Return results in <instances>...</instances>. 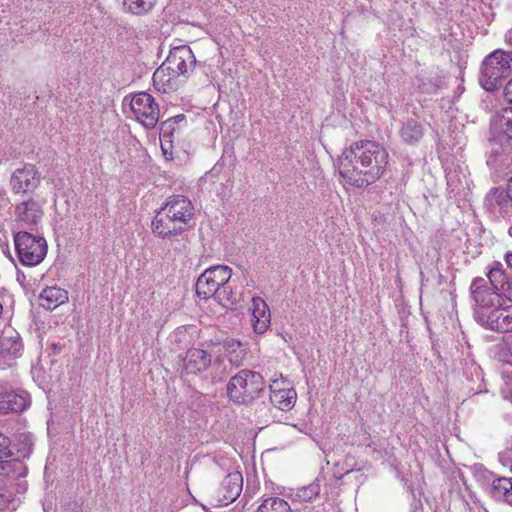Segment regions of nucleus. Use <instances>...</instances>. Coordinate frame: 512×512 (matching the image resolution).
<instances>
[{
	"label": "nucleus",
	"instance_id": "nucleus-1",
	"mask_svg": "<svg viewBox=\"0 0 512 512\" xmlns=\"http://www.w3.org/2000/svg\"><path fill=\"white\" fill-rule=\"evenodd\" d=\"M387 150L375 141H361L346 149L339 158V173L350 185L368 186L377 181L388 165Z\"/></svg>",
	"mask_w": 512,
	"mask_h": 512
},
{
	"label": "nucleus",
	"instance_id": "nucleus-2",
	"mask_svg": "<svg viewBox=\"0 0 512 512\" xmlns=\"http://www.w3.org/2000/svg\"><path fill=\"white\" fill-rule=\"evenodd\" d=\"M512 66V52L501 49L493 51L486 56L481 65L479 82L489 92L498 90L502 80L510 74Z\"/></svg>",
	"mask_w": 512,
	"mask_h": 512
},
{
	"label": "nucleus",
	"instance_id": "nucleus-3",
	"mask_svg": "<svg viewBox=\"0 0 512 512\" xmlns=\"http://www.w3.org/2000/svg\"><path fill=\"white\" fill-rule=\"evenodd\" d=\"M264 388L265 380L259 372L243 369L230 378L226 391L230 400L245 404L258 398Z\"/></svg>",
	"mask_w": 512,
	"mask_h": 512
},
{
	"label": "nucleus",
	"instance_id": "nucleus-4",
	"mask_svg": "<svg viewBox=\"0 0 512 512\" xmlns=\"http://www.w3.org/2000/svg\"><path fill=\"white\" fill-rule=\"evenodd\" d=\"M14 243L20 262L26 266H35L42 262L47 253V243L43 237L27 231L14 234Z\"/></svg>",
	"mask_w": 512,
	"mask_h": 512
},
{
	"label": "nucleus",
	"instance_id": "nucleus-5",
	"mask_svg": "<svg viewBox=\"0 0 512 512\" xmlns=\"http://www.w3.org/2000/svg\"><path fill=\"white\" fill-rule=\"evenodd\" d=\"M232 276V269L227 265H215L207 268L197 279L196 294L203 298H215Z\"/></svg>",
	"mask_w": 512,
	"mask_h": 512
},
{
	"label": "nucleus",
	"instance_id": "nucleus-6",
	"mask_svg": "<svg viewBox=\"0 0 512 512\" xmlns=\"http://www.w3.org/2000/svg\"><path fill=\"white\" fill-rule=\"evenodd\" d=\"M130 108L136 120L146 129H152L157 125L160 110L155 99L149 93L134 94L130 101Z\"/></svg>",
	"mask_w": 512,
	"mask_h": 512
},
{
	"label": "nucleus",
	"instance_id": "nucleus-7",
	"mask_svg": "<svg viewBox=\"0 0 512 512\" xmlns=\"http://www.w3.org/2000/svg\"><path fill=\"white\" fill-rule=\"evenodd\" d=\"M14 216L18 224L33 231L41 222L44 209L39 201L29 198L15 205Z\"/></svg>",
	"mask_w": 512,
	"mask_h": 512
},
{
	"label": "nucleus",
	"instance_id": "nucleus-8",
	"mask_svg": "<svg viewBox=\"0 0 512 512\" xmlns=\"http://www.w3.org/2000/svg\"><path fill=\"white\" fill-rule=\"evenodd\" d=\"M187 227V224L173 216V214L166 212L164 207L157 211L152 221L153 232L161 238L179 235L186 231Z\"/></svg>",
	"mask_w": 512,
	"mask_h": 512
},
{
	"label": "nucleus",
	"instance_id": "nucleus-9",
	"mask_svg": "<svg viewBox=\"0 0 512 512\" xmlns=\"http://www.w3.org/2000/svg\"><path fill=\"white\" fill-rule=\"evenodd\" d=\"M164 63L179 77L193 71L196 59L190 47L182 45L174 47Z\"/></svg>",
	"mask_w": 512,
	"mask_h": 512
},
{
	"label": "nucleus",
	"instance_id": "nucleus-10",
	"mask_svg": "<svg viewBox=\"0 0 512 512\" xmlns=\"http://www.w3.org/2000/svg\"><path fill=\"white\" fill-rule=\"evenodd\" d=\"M476 317L479 323L491 330L498 332H512V320H510V306L500 307L499 305L489 312H477Z\"/></svg>",
	"mask_w": 512,
	"mask_h": 512
},
{
	"label": "nucleus",
	"instance_id": "nucleus-11",
	"mask_svg": "<svg viewBox=\"0 0 512 512\" xmlns=\"http://www.w3.org/2000/svg\"><path fill=\"white\" fill-rule=\"evenodd\" d=\"M40 183V176L33 165H26L14 171L10 179V186L14 193H27L33 191Z\"/></svg>",
	"mask_w": 512,
	"mask_h": 512
},
{
	"label": "nucleus",
	"instance_id": "nucleus-12",
	"mask_svg": "<svg viewBox=\"0 0 512 512\" xmlns=\"http://www.w3.org/2000/svg\"><path fill=\"white\" fill-rule=\"evenodd\" d=\"M471 293L475 303L479 306L478 312H488L491 307L500 306V295L486 285L484 278H475L471 284Z\"/></svg>",
	"mask_w": 512,
	"mask_h": 512
},
{
	"label": "nucleus",
	"instance_id": "nucleus-13",
	"mask_svg": "<svg viewBox=\"0 0 512 512\" xmlns=\"http://www.w3.org/2000/svg\"><path fill=\"white\" fill-rule=\"evenodd\" d=\"M180 362L182 369L187 374H197L208 369L211 364V356L203 349L191 348Z\"/></svg>",
	"mask_w": 512,
	"mask_h": 512
},
{
	"label": "nucleus",
	"instance_id": "nucleus-14",
	"mask_svg": "<svg viewBox=\"0 0 512 512\" xmlns=\"http://www.w3.org/2000/svg\"><path fill=\"white\" fill-rule=\"evenodd\" d=\"M486 202L493 212L504 218L512 217V195L508 188H493L486 196Z\"/></svg>",
	"mask_w": 512,
	"mask_h": 512
},
{
	"label": "nucleus",
	"instance_id": "nucleus-15",
	"mask_svg": "<svg viewBox=\"0 0 512 512\" xmlns=\"http://www.w3.org/2000/svg\"><path fill=\"white\" fill-rule=\"evenodd\" d=\"M252 326L257 334H263L267 331L271 324V314L267 303L261 297L252 298Z\"/></svg>",
	"mask_w": 512,
	"mask_h": 512
},
{
	"label": "nucleus",
	"instance_id": "nucleus-16",
	"mask_svg": "<svg viewBox=\"0 0 512 512\" xmlns=\"http://www.w3.org/2000/svg\"><path fill=\"white\" fill-rule=\"evenodd\" d=\"M163 207L166 212L173 214L187 225L194 215V207L191 201L182 195L170 196Z\"/></svg>",
	"mask_w": 512,
	"mask_h": 512
},
{
	"label": "nucleus",
	"instance_id": "nucleus-17",
	"mask_svg": "<svg viewBox=\"0 0 512 512\" xmlns=\"http://www.w3.org/2000/svg\"><path fill=\"white\" fill-rule=\"evenodd\" d=\"M242 486V475L239 472L229 473L221 484L219 502L227 505L236 500L241 494Z\"/></svg>",
	"mask_w": 512,
	"mask_h": 512
},
{
	"label": "nucleus",
	"instance_id": "nucleus-18",
	"mask_svg": "<svg viewBox=\"0 0 512 512\" xmlns=\"http://www.w3.org/2000/svg\"><path fill=\"white\" fill-rule=\"evenodd\" d=\"M23 344L19 334L14 330H6L0 336V359L11 360L20 355Z\"/></svg>",
	"mask_w": 512,
	"mask_h": 512
},
{
	"label": "nucleus",
	"instance_id": "nucleus-19",
	"mask_svg": "<svg viewBox=\"0 0 512 512\" xmlns=\"http://www.w3.org/2000/svg\"><path fill=\"white\" fill-rule=\"evenodd\" d=\"M153 86L162 93H169L177 89L178 75L166 63H162L153 73Z\"/></svg>",
	"mask_w": 512,
	"mask_h": 512
},
{
	"label": "nucleus",
	"instance_id": "nucleus-20",
	"mask_svg": "<svg viewBox=\"0 0 512 512\" xmlns=\"http://www.w3.org/2000/svg\"><path fill=\"white\" fill-rule=\"evenodd\" d=\"M425 134L424 125L416 119H407L399 129V137L409 146L417 145Z\"/></svg>",
	"mask_w": 512,
	"mask_h": 512
},
{
	"label": "nucleus",
	"instance_id": "nucleus-21",
	"mask_svg": "<svg viewBox=\"0 0 512 512\" xmlns=\"http://www.w3.org/2000/svg\"><path fill=\"white\" fill-rule=\"evenodd\" d=\"M40 305L46 310H53L68 301V293L59 287H47L40 294Z\"/></svg>",
	"mask_w": 512,
	"mask_h": 512
},
{
	"label": "nucleus",
	"instance_id": "nucleus-22",
	"mask_svg": "<svg viewBox=\"0 0 512 512\" xmlns=\"http://www.w3.org/2000/svg\"><path fill=\"white\" fill-rule=\"evenodd\" d=\"M29 404L28 398L16 392H9L0 401V412H20L23 411Z\"/></svg>",
	"mask_w": 512,
	"mask_h": 512
},
{
	"label": "nucleus",
	"instance_id": "nucleus-23",
	"mask_svg": "<svg viewBox=\"0 0 512 512\" xmlns=\"http://www.w3.org/2000/svg\"><path fill=\"white\" fill-rule=\"evenodd\" d=\"M491 494L493 498L504 501L512 506V478H497L492 482Z\"/></svg>",
	"mask_w": 512,
	"mask_h": 512
},
{
	"label": "nucleus",
	"instance_id": "nucleus-24",
	"mask_svg": "<svg viewBox=\"0 0 512 512\" xmlns=\"http://www.w3.org/2000/svg\"><path fill=\"white\" fill-rule=\"evenodd\" d=\"M493 128L512 140V106L502 109L493 120Z\"/></svg>",
	"mask_w": 512,
	"mask_h": 512
},
{
	"label": "nucleus",
	"instance_id": "nucleus-25",
	"mask_svg": "<svg viewBox=\"0 0 512 512\" xmlns=\"http://www.w3.org/2000/svg\"><path fill=\"white\" fill-rule=\"evenodd\" d=\"M296 391L291 388L289 390L277 391L275 394H270L271 403L282 411H288L293 408L296 402Z\"/></svg>",
	"mask_w": 512,
	"mask_h": 512
},
{
	"label": "nucleus",
	"instance_id": "nucleus-26",
	"mask_svg": "<svg viewBox=\"0 0 512 512\" xmlns=\"http://www.w3.org/2000/svg\"><path fill=\"white\" fill-rule=\"evenodd\" d=\"M157 0H123L125 11L134 15H143L153 9Z\"/></svg>",
	"mask_w": 512,
	"mask_h": 512
},
{
	"label": "nucleus",
	"instance_id": "nucleus-27",
	"mask_svg": "<svg viewBox=\"0 0 512 512\" xmlns=\"http://www.w3.org/2000/svg\"><path fill=\"white\" fill-rule=\"evenodd\" d=\"M257 512H292V510L284 499L269 497L261 503Z\"/></svg>",
	"mask_w": 512,
	"mask_h": 512
},
{
	"label": "nucleus",
	"instance_id": "nucleus-28",
	"mask_svg": "<svg viewBox=\"0 0 512 512\" xmlns=\"http://www.w3.org/2000/svg\"><path fill=\"white\" fill-rule=\"evenodd\" d=\"M242 295L240 293H236L232 290V288L226 284V286L218 292L215 296V301L221 304L223 307L233 306L241 301Z\"/></svg>",
	"mask_w": 512,
	"mask_h": 512
},
{
	"label": "nucleus",
	"instance_id": "nucleus-29",
	"mask_svg": "<svg viewBox=\"0 0 512 512\" xmlns=\"http://www.w3.org/2000/svg\"><path fill=\"white\" fill-rule=\"evenodd\" d=\"M320 493V485L316 482L309 484L308 486L298 489L296 497L303 502L312 501Z\"/></svg>",
	"mask_w": 512,
	"mask_h": 512
},
{
	"label": "nucleus",
	"instance_id": "nucleus-30",
	"mask_svg": "<svg viewBox=\"0 0 512 512\" xmlns=\"http://www.w3.org/2000/svg\"><path fill=\"white\" fill-rule=\"evenodd\" d=\"M212 345L219 346V351H224L225 353L232 355L241 347V342L235 339H225L223 341L216 340L215 342L211 340L207 347Z\"/></svg>",
	"mask_w": 512,
	"mask_h": 512
},
{
	"label": "nucleus",
	"instance_id": "nucleus-31",
	"mask_svg": "<svg viewBox=\"0 0 512 512\" xmlns=\"http://www.w3.org/2000/svg\"><path fill=\"white\" fill-rule=\"evenodd\" d=\"M498 357L502 362L512 365V339L500 345Z\"/></svg>",
	"mask_w": 512,
	"mask_h": 512
},
{
	"label": "nucleus",
	"instance_id": "nucleus-32",
	"mask_svg": "<svg viewBox=\"0 0 512 512\" xmlns=\"http://www.w3.org/2000/svg\"><path fill=\"white\" fill-rule=\"evenodd\" d=\"M269 389L270 394H275L277 391L289 390L291 388L289 387V383L281 375L280 379H274L271 381Z\"/></svg>",
	"mask_w": 512,
	"mask_h": 512
},
{
	"label": "nucleus",
	"instance_id": "nucleus-33",
	"mask_svg": "<svg viewBox=\"0 0 512 512\" xmlns=\"http://www.w3.org/2000/svg\"><path fill=\"white\" fill-rule=\"evenodd\" d=\"M10 443V439L0 433V461L11 456Z\"/></svg>",
	"mask_w": 512,
	"mask_h": 512
},
{
	"label": "nucleus",
	"instance_id": "nucleus-34",
	"mask_svg": "<svg viewBox=\"0 0 512 512\" xmlns=\"http://www.w3.org/2000/svg\"><path fill=\"white\" fill-rule=\"evenodd\" d=\"M501 267H502V264L499 262H496L495 265L490 269V271L488 273V278L492 285H494L493 278H495V274H499V277H503V271H502Z\"/></svg>",
	"mask_w": 512,
	"mask_h": 512
},
{
	"label": "nucleus",
	"instance_id": "nucleus-35",
	"mask_svg": "<svg viewBox=\"0 0 512 512\" xmlns=\"http://www.w3.org/2000/svg\"><path fill=\"white\" fill-rule=\"evenodd\" d=\"M23 445H24V448L19 451L22 453L23 457H26L31 453L32 446H33L32 440L29 436H27V435L24 436Z\"/></svg>",
	"mask_w": 512,
	"mask_h": 512
},
{
	"label": "nucleus",
	"instance_id": "nucleus-36",
	"mask_svg": "<svg viewBox=\"0 0 512 512\" xmlns=\"http://www.w3.org/2000/svg\"><path fill=\"white\" fill-rule=\"evenodd\" d=\"M501 291L505 297L512 302V282L505 281L501 284Z\"/></svg>",
	"mask_w": 512,
	"mask_h": 512
},
{
	"label": "nucleus",
	"instance_id": "nucleus-37",
	"mask_svg": "<svg viewBox=\"0 0 512 512\" xmlns=\"http://www.w3.org/2000/svg\"><path fill=\"white\" fill-rule=\"evenodd\" d=\"M504 96L509 104H512V78L507 82L504 87Z\"/></svg>",
	"mask_w": 512,
	"mask_h": 512
},
{
	"label": "nucleus",
	"instance_id": "nucleus-38",
	"mask_svg": "<svg viewBox=\"0 0 512 512\" xmlns=\"http://www.w3.org/2000/svg\"><path fill=\"white\" fill-rule=\"evenodd\" d=\"M502 459L504 461V465L509 466V468L512 470V457L508 455V452H504L502 454Z\"/></svg>",
	"mask_w": 512,
	"mask_h": 512
},
{
	"label": "nucleus",
	"instance_id": "nucleus-39",
	"mask_svg": "<svg viewBox=\"0 0 512 512\" xmlns=\"http://www.w3.org/2000/svg\"><path fill=\"white\" fill-rule=\"evenodd\" d=\"M505 41L508 45L512 46V27L506 32Z\"/></svg>",
	"mask_w": 512,
	"mask_h": 512
},
{
	"label": "nucleus",
	"instance_id": "nucleus-40",
	"mask_svg": "<svg viewBox=\"0 0 512 512\" xmlns=\"http://www.w3.org/2000/svg\"><path fill=\"white\" fill-rule=\"evenodd\" d=\"M505 260H506L507 265L512 269V252H508L505 255Z\"/></svg>",
	"mask_w": 512,
	"mask_h": 512
},
{
	"label": "nucleus",
	"instance_id": "nucleus-41",
	"mask_svg": "<svg viewBox=\"0 0 512 512\" xmlns=\"http://www.w3.org/2000/svg\"><path fill=\"white\" fill-rule=\"evenodd\" d=\"M352 468H347L343 473H340L339 476H337L339 479H341L345 474H348L352 471Z\"/></svg>",
	"mask_w": 512,
	"mask_h": 512
},
{
	"label": "nucleus",
	"instance_id": "nucleus-42",
	"mask_svg": "<svg viewBox=\"0 0 512 512\" xmlns=\"http://www.w3.org/2000/svg\"><path fill=\"white\" fill-rule=\"evenodd\" d=\"M174 119H175L176 122H180V121H182L184 119V115L183 114L177 115V116H175Z\"/></svg>",
	"mask_w": 512,
	"mask_h": 512
},
{
	"label": "nucleus",
	"instance_id": "nucleus-43",
	"mask_svg": "<svg viewBox=\"0 0 512 512\" xmlns=\"http://www.w3.org/2000/svg\"><path fill=\"white\" fill-rule=\"evenodd\" d=\"M507 187H508V191H511V195H512V177L510 178Z\"/></svg>",
	"mask_w": 512,
	"mask_h": 512
},
{
	"label": "nucleus",
	"instance_id": "nucleus-44",
	"mask_svg": "<svg viewBox=\"0 0 512 512\" xmlns=\"http://www.w3.org/2000/svg\"><path fill=\"white\" fill-rule=\"evenodd\" d=\"M230 362H235L236 366H239L238 356H236V359L234 360L232 357L229 358Z\"/></svg>",
	"mask_w": 512,
	"mask_h": 512
},
{
	"label": "nucleus",
	"instance_id": "nucleus-45",
	"mask_svg": "<svg viewBox=\"0 0 512 512\" xmlns=\"http://www.w3.org/2000/svg\"><path fill=\"white\" fill-rule=\"evenodd\" d=\"M498 278H500V277H499V274H495V278H493V280H494V285H493V286H494L495 288H497V286H496L495 282L498 280Z\"/></svg>",
	"mask_w": 512,
	"mask_h": 512
},
{
	"label": "nucleus",
	"instance_id": "nucleus-46",
	"mask_svg": "<svg viewBox=\"0 0 512 512\" xmlns=\"http://www.w3.org/2000/svg\"><path fill=\"white\" fill-rule=\"evenodd\" d=\"M508 233L512 237V226L509 228Z\"/></svg>",
	"mask_w": 512,
	"mask_h": 512
},
{
	"label": "nucleus",
	"instance_id": "nucleus-47",
	"mask_svg": "<svg viewBox=\"0 0 512 512\" xmlns=\"http://www.w3.org/2000/svg\"><path fill=\"white\" fill-rule=\"evenodd\" d=\"M161 147H162L164 154H166V149L164 148V146L162 145Z\"/></svg>",
	"mask_w": 512,
	"mask_h": 512
}]
</instances>
